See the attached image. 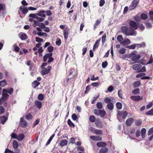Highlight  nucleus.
<instances>
[{
	"label": "nucleus",
	"mask_w": 153,
	"mask_h": 153,
	"mask_svg": "<svg viewBox=\"0 0 153 153\" xmlns=\"http://www.w3.org/2000/svg\"><path fill=\"white\" fill-rule=\"evenodd\" d=\"M121 30L122 32L127 36H135L137 32L131 27H128L126 26H123Z\"/></svg>",
	"instance_id": "1"
},
{
	"label": "nucleus",
	"mask_w": 153,
	"mask_h": 153,
	"mask_svg": "<svg viewBox=\"0 0 153 153\" xmlns=\"http://www.w3.org/2000/svg\"><path fill=\"white\" fill-rule=\"evenodd\" d=\"M128 58L131 59L135 62H137L140 59V56L139 54H137L134 53L132 52L128 55Z\"/></svg>",
	"instance_id": "2"
},
{
	"label": "nucleus",
	"mask_w": 153,
	"mask_h": 153,
	"mask_svg": "<svg viewBox=\"0 0 153 153\" xmlns=\"http://www.w3.org/2000/svg\"><path fill=\"white\" fill-rule=\"evenodd\" d=\"M21 3L23 6H21L19 7V10H36V9L34 7H29L28 8L26 7L28 4L25 0H23L22 1Z\"/></svg>",
	"instance_id": "3"
},
{
	"label": "nucleus",
	"mask_w": 153,
	"mask_h": 153,
	"mask_svg": "<svg viewBox=\"0 0 153 153\" xmlns=\"http://www.w3.org/2000/svg\"><path fill=\"white\" fill-rule=\"evenodd\" d=\"M45 12L44 10L41 11L37 13L30 14L29 15V17H32L33 18H34L36 19L37 16L42 17H45Z\"/></svg>",
	"instance_id": "4"
},
{
	"label": "nucleus",
	"mask_w": 153,
	"mask_h": 153,
	"mask_svg": "<svg viewBox=\"0 0 153 153\" xmlns=\"http://www.w3.org/2000/svg\"><path fill=\"white\" fill-rule=\"evenodd\" d=\"M94 113L97 116L100 115L101 117H103L106 114V112L104 110H100L95 109L94 111Z\"/></svg>",
	"instance_id": "5"
},
{
	"label": "nucleus",
	"mask_w": 153,
	"mask_h": 153,
	"mask_svg": "<svg viewBox=\"0 0 153 153\" xmlns=\"http://www.w3.org/2000/svg\"><path fill=\"white\" fill-rule=\"evenodd\" d=\"M13 148L15 149L14 153H19V150L17 149L18 147V144L16 141L14 140L13 143Z\"/></svg>",
	"instance_id": "6"
},
{
	"label": "nucleus",
	"mask_w": 153,
	"mask_h": 153,
	"mask_svg": "<svg viewBox=\"0 0 153 153\" xmlns=\"http://www.w3.org/2000/svg\"><path fill=\"white\" fill-rule=\"evenodd\" d=\"M139 1V0H134L129 7L130 10H134L135 9Z\"/></svg>",
	"instance_id": "7"
},
{
	"label": "nucleus",
	"mask_w": 153,
	"mask_h": 153,
	"mask_svg": "<svg viewBox=\"0 0 153 153\" xmlns=\"http://www.w3.org/2000/svg\"><path fill=\"white\" fill-rule=\"evenodd\" d=\"M143 46V44H133L131 45L128 46L126 47L130 49H134L136 47H141Z\"/></svg>",
	"instance_id": "8"
},
{
	"label": "nucleus",
	"mask_w": 153,
	"mask_h": 153,
	"mask_svg": "<svg viewBox=\"0 0 153 153\" xmlns=\"http://www.w3.org/2000/svg\"><path fill=\"white\" fill-rule=\"evenodd\" d=\"M129 26L134 29V30H136L138 28L137 25L136 23L133 21H131L129 22Z\"/></svg>",
	"instance_id": "9"
},
{
	"label": "nucleus",
	"mask_w": 153,
	"mask_h": 153,
	"mask_svg": "<svg viewBox=\"0 0 153 153\" xmlns=\"http://www.w3.org/2000/svg\"><path fill=\"white\" fill-rule=\"evenodd\" d=\"M51 66H48L47 68H43L42 71V75H45L48 74L51 69Z\"/></svg>",
	"instance_id": "10"
},
{
	"label": "nucleus",
	"mask_w": 153,
	"mask_h": 153,
	"mask_svg": "<svg viewBox=\"0 0 153 153\" xmlns=\"http://www.w3.org/2000/svg\"><path fill=\"white\" fill-rule=\"evenodd\" d=\"M27 122L24 120L23 117H21L20 119V126L23 128H25L26 127L27 125Z\"/></svg>",
	"instance_id": "11"
},
{
	"label": "nucleus",
	"mask_w": 153,
	"mask_h": 153,
	"mask_svg": "<svg viewBox=\"0 0 153 153\" xmlns=\"http://www.w3.org/2000/svg\"><path fill=\"white\" fill-rule=\"evenodd\" d=\"M90 138L93 140L94 141H101L102 140V137L99 136H90Z\"/></svg>",
	"instance_id": "12"
},
{
	"label": "nucleus",
	"mask_w": 153,
	"mask_h": 153,
	"mask_svg": "<svg viewBox=\"0 0 153 153\" xmlns=\"http://www.w3.org/2000/svg\"><path fill=\"white\" fill-rule=\"evenodd\" d=\"M131 98L132 100L136 101H139L142 99L143 98L142 97H140L139 95L137 96H132L131 97Z\"/></svg>",
	"instance_id": "13"
},
{
	"label": "nucleus",
	"mask_w": 153,
	"mask_h": 153,
	"mask_svg": "<svg viewBox=\"0 0 153 153\" xmlns=\"http://www.w3.org/2000/svg\"><path fill=\"white\" fill-rule=\"evenodd\" d=\"M69 30L68 28H65L63 30V35L65 39H67L69 35Z\"/></svg>",
	"instance_id": "14"
},
{
	"label": "nucleus",
	"mask_w": 153,
	"mask_h": 153,
	"mask_svg": "<svg viewBox=\"0 0 153 153\" xmlns=\"http://www.w3.org/2000/svg\"><path fill=\"white\" fill-rule=\"evenodd\" d=\"M130 41L128 39L126 38L123 40L121 42V44L124 45H127L130 43Z\"/></svg>",
	"instance_id": "15"
},
{
	"label": "nucleus",
	"mask_w": 153,
	"mask_h": 153,
	"mask_svg": "<svg viewBox=\"0 0 153 153\" xmlns=\"http://www.w3.org/2000/svg\"><path fill=\"white\" fill-rule=\"evenodd\" d=\"M13 88H8L7 89H4L3 90V91L5 92L6 93L7 92L10 94H11L13 93Z\"/></svg>",
	"instance_id": "16"
},
{
	"label": "nucleus",
	"mask_w": 153,
	"mask_h": 153,
	"mask_svg": "<svg viewBox=\"0 0 153 153\" xmlns=\"http://www.w3.org/2000/svg\"><path fill=\"white\" fill-rule=\"evenodd\" d=\"M68 141L66 140H62L60 142L59 144L62 147L66 146L68 143Z\"/></svg>",
	"instance_id": "17"
},
{
	"label": "nucleus",
	"mask_w": 153,
	"mask_h": 153,
	"mask_svg": "<svg viewBox=\"0 0 153 153\" xmlns=\"http://www.w3.org/2000/svg\"><path fill=\"white\" fill-rule=\"evenodd\" d=\"M100 40H101V39H99L96 41L94 45L93 48V51H95V49L98 47L99 45V43L100 41Z\"/></svg>",
	"instance_id": "18"
},
{
	"label": "nucleus",
	"mask_w": 153,
	"mask_h": 153,
	"mask_svg": "<svg viewBox=\"0 0 153 153\" xmlns=\"http://www.w3.org/2000/svg\"><path fill=\"white\" fill-rule=\"evenodd\" d=\"M141 67V65L140 64H135L133 65L132 68L135 70H137L140 69Z\"/></svg>",
	"instance_id": "19"
},
{
	"label": "nucleus",
	"mask_w": 153,
	"mask_h": 153,
	"mask_svg": "<svg viewBox=\"0 0 153 153\" xmlns=\"http://www.w3.org/2000/svg\"><path fill=\"white\" fill-rule=\"evenodd\" d=\"M35 105L39 109H40L42 106V103L41 102L38 101V100H36L35 102Z\"/></svg>",
	"instance_id": "20"
},
{
	"label": "nucleus",
	"mask_w": 153,
	"mask_h": 153,
	"mask_svg": "<svg viewBox=\"0 0 153 153\" xmlns=\"http://www.w3.org/2000/svg\"><path fill=\"white\" fill-rule=\"evenodd\" d=\"M95 124L97 128H102V123L99 120H96L95 122Z\"/></svg>",
	"instance_id": "21"
},
{
	"label": "nucleus",
	"mask_w": 153,
	"mask_h": 153,
	"mask_svg": "<svg viewBox=\"0 0 153 153\" xmlns=\"http://www.w3.org/2000/svg\"><path fill=\"white\" fill-rule=\"evenodd\" d=\"M52 53H47L43 57V60L44 62L46 61L50 56H52Z\"/></svg>",
	"instance_id": "22"
},
{
	"label": "nucleus",
	"mask_w": 153,
	"mask_h": 153,
	"mask_svg": "<svg viewBox=\"0 0 153 153\" xmlns=\"http://www.w3.org/2000/svg\"><path fill=\"white\" fill-rule=\"evenodd\" d=\"M77 74V73L76 71L74 70V69H72L70 71L69 75H71L73 76H74L76 75Z\"/></svg>",
	"instance_id": "23"
},
{
	"label": "nucleus",
	"mask_w": 153,
	"mask_h": 153,
	"mask_svg": "<svg viewBox=\"0 0 153 153\" xmlns=\"http://www.w3.org/2000/svg\"><path fill=\"white\" fill-rule=\"evenodd\" d=\"M108 149L106 147L102 148L100 150V153H107L108 152Z\"/></svg>",
	"instance_id": "24"
},
{
	"label": "nucleus",
	"mask_w": 153,
	"mask_h": 153,
	"mask_svg": "<svg viewBox=\"0 0 153 153\" xmlns=\"http://www.w3.org/2000/svg\"><path fill=\"white\" fill-rule=\"evenodd\" d=\"M20 36L21 39L22 40H25L27 38V36L24 33H20L19 34Z\"/></svg>",
	"instance_id": "25"
},
{
	"label": "nucleus",
	"mask_w": 153,
	"mask_h": 153,
	"mask_svg": "<svg viewBox=\"0 0 153 153\" xmlns=\"http://www.w3.org/2000/svg\"><path fill=\"white\" fill-rule=\"evenodd\" d=\"M118 52L120 55L124 54L126 52V49L124 48H121L119 50Z\"/></svg>",
	"instance_id": "26"
},
{
	"label": "nucleus",
	"mask_w": 153,
	"mask_h": 153,
	"mask_svg": "<svg viewBox=\"0 0 153 153\" xmlns=\"http://www.w3.org/2000/svg\"><path fill=\"white\" fill-rule=\"evenodd\" d=\"M134 120L132 118H130L128 119L126 121V124L128 126H130L133 122Z\"/></svg>",
	"instance_id": "27"
},
{
	"label": "nucleus",
	"mask_w": 153,
	"mask_h": 153,
	"mask_svg": "<svg viewBox=\"0 0 153 153\" xmlns=\"http://www.w3.org/2000/svg\"><path fill=\"white\" fill-rule=\"evenodd\" d=\"M25 137V135L23 134H20L17 135V139L19 141L22 140Z\"/></svg>",
	"instance_id": "28"
},
{
	"label": "nucleus",
	"mask_w": 153,
	"mask_h": 153,
	"mask_svg": "<svg viewBox=\"0 0 153 153\" xmlns=\"http://www.w3.org/2000/svg\"><path fill=\"white\" fill-rule=\"evenodd\" d=\"M107 107L109 110H112L113 109L114 105L112 102H109L107 105Z\"/></svg>",
	"instance_id": "29"
},
{
	"label": "nucleus",
	"mask_w": 153,
	"mask_h": 153,
	"mask_svg": "<svg viewBox=\"0 0 153 153\" xmlns=\"http://www.w3.org/2000/svg\"><path fill=\"white\" fill-rule=\"evenodd\" d=\"M40 84V82H37L36 81H34L32 83V86L34 88H36V87L39 85Z\"/></svg>",
	"instance_id": "30"
},
{
	"label": "nucleus",
	"mask_w": 153,
	"mask_h": 153,
	"mask_svg": "<svg viewBox=\"0 0 153 153\" xmlns=\"http://www.w3.org/2000/svg\"><path fill=\"white\" fill-rule=\"evenodd\" d=\"M141 136L143 138H144L146 133V129L145 128H143L141 131Z\"/></svg>",
	"instance_id": "31"
},
{
	"label": "nucleus",
	"mask_w": 153,
	"mask_h": 153,
	"mask_svg": "<svg viewBox=\"0 0 153 153\" xmlns=\"http://www.w3.org/2000/svg\"><path fill=\"white\" fill-rule=\"evenodd\" d=\"M140 93V89L139 88L135 89L132 91V93L134 95L139 94Z\"/></svg>",
	"instance_id": "32"
},
{
	"label": "nucleus",
	"mask_w": 153,
	"mask_h": 153,
	"mask_svg": "<svg viewBox=\"0 0 153 153\" xmlns=\"http://www.w3.org/2000/svg\"><path fill=\"white\" fill-rule=\"evenodd\" d=\"M7 118L4 116H2L1 117V123L3 124L7 121Z\"/></svg>",
	"instance_id": "33"
},
{
	"label": "nucleus",
	"mask_w": 153,
	"mask_h": 153,
	"mask_svg": "<svg viewBox=\"0 0 153 153\" xmlns=\"http://www.w3.org/2000/svg\"><path fill=\"white\" fill-rule=\"evenodd\" d=\"M106 145L105 143L104 142H100L97 143V146L98 147H101Z\"/></svg>",
	"instance_id": "34"
},
{
	"label": "nucleus",
	"mask_w": 153,
	"mask_h": 153,
	"mask_svg": "<svg viewBox=\"0 0 153 153\" xmlns=\"http://www.w3.org/2000/svg\"><path fill=\"white\" fill-rule=\"evenodd\" d=\"M117 41L119 42L121 44V42H122L123 40L122 36L120 35H118L117 37Z\"/></svg>",
	"instance_id": "35"
},
{
	"label": "nucleus",
	"mask_w": 153,
	"mask_h": 153,
	"mask_svg": "<svg viewBox=\"0 0 153 153\" xmlns=\"http://www.w3.org/2000/svg\"><path fill=\"white\" fill-rule=\"evenodd\" d=\"M38 35L40 37H42V36H47V34L45 32H38Z\"/></svg>",
	"instance_id": "36"
},
{
	"label": "nucleus",
	"mask_w": 153,
	"mask_h": 153,
	"mask_svg": "<svg viewBox=\"0 0 153 153\" xmlns=\"http://www.w3.org/2000/svg\"><path fill=\"white\" fill-rule=\"evenodd\" d=\"M97 107L98 109H102L103 107L102 103L101 102H98L97 104Z\"/></svg>",
	"instance_id": "37"
},
{
	"label": "nucleus",
	"mask_w": 153,
	"mask_h": 153,
	"mask_svg": "<svg viewBox=\"0 0 153 153\" xmlns=\"http://www.w3.org/2000/svg\"><path fill=\"white\" fill-rule=\"evenodd\" d=\"M140 81H137L135 82L133 84V86L134 87H137L139 86L140 84Z\"/></svg>",
	"instance_id": "38"
},
{
	"label": "nucleus",
	"mask_w": 153,
	"mask_h": 153,
	"mask_svg": "<svg viewBox=\"0 0 153 153\" xmlns=\"http://www.w3.org/2000/svg\"><path fill=\"white\" fill-rule=\"evenodd\" d=\"M141 18L143 20H145L147 18V15L145 13H142L140 15Z\"/></svg>",
	"instance_id": "39"
},
{
	"label": "nucleus",
	"mask_w": 153,
	"mask_h": 153,
	"mask_svg": "<svg viewBox=\"0 0 153 153\" xmlns=\"http://www.w3.org/2000/svg\"><path fill=\"white\" fill-rule=\"evenodd\" d=\"M68 123L70 127H74L75 126L74 124L70 120L68 119Z\"/></svg>",
	"instance_id": "40"
},
{
	"label": "nucleus",
	"mask_w": 153,
	"mask_h": 153,
	"mask_svg": "<svg viewBox=\"0 0 153 153\" xmlns=\"http://www.w3.org/2000/svg\"><path fill=\"white\" fill-rule=\"evenodd\" d=\"M89 120L91 122L93 123L95 120V117L93 115L89 117Z\"/></svg>",
	"instance_id": "41"
},
{
	"label": "nucleus",
	"mask_w": 153,
	"mask_h": 153,
	"mask_svg": "<svg viewBox=\"0 0 153 153\" xmlns=\"http://www.w3.org/2000/svg\"><path fill=\"white\" fill-rule=\"evenodd\" d=\"M7 84L6 81L4 80L0 82V85L2 87H4Z\"/></svg>",
	"instance_id": "42"
},
{
	"label": "nucleus",
	"mask_w": 153,
	"mask_h": 153,
	"mask_svg": "<svg viewBox=\"0 0 153 153\" xmlns=\"http://www.w3.org/2000/svg\"><path fill=\"white\" fill-rule=\"evenodd\" d=\"M99 97V95H98L97 96L94 97L93 98V99L91 101V103L92 104H93L94 103V102L97 100V99H98Z\"/></svg>",
	"instance_id": "43"
},
{
	"label": "nucleus",
	"mask_w": 153,
	"mask_h": 153,
	"mask_svg": "<svg viewBox=\"0 0 153 153\" xmlns=\"http://www.w3.org/2000/svg\"><path fill=\"white\" fill-rule=\"evenodd\" d=\"M146 114L147 115H153V109H152L150 110L147 111Z\"/></svg>",
	"instance_id": "44"
},
{
	"label": "nucleus",
	"mask_w": 153,
	"mask_h": 153,
	"mask_svg": "<svg viewBox=\"0 0 153 153\" xmlns=\"http://www.w3.org/2000/svg\"><path fill=\"white\" fill-rule=\"evenodd\" d=\"M128 56L127 54H125L123 55H119V57L121 58L125 59L127 58H128Z\"/></svg>",
	"instance_id": "45"
},
{
	"label": "nucleus",
	"mask_w": 153,
	"mask_h": 153,
	"mask_svg": "<svg viewBox=\"0 0 153 153\" xmlns=\"http://www.w3.org/2000/svg\"><path fill=\"white\" fill-rule=\"evenodd\" d=\"M116 106L118 109H120L122 108V104L121 103L118 102L116 103Z\"/></svg>",
	"instance_id": "46"
},
{
	"label": "nucleus",
	"mask_w": 153,
	"mask_h": 153,
	"mask_svg": "<svg viewBox=\"0 0 153 153\" xmlns=\"http://www.w3.org/2000/svg\"><path fill=\"white\" fill-rule=\"evenodd\" d=\"M38 98L39 100H42L44 99V97L43 94H40L38 96Z\"/></svg>",
	"instance_id": "47"
},
{
	"label": "nucleus",
	"mask_w": 153,
	"mask_h": 153,
	"mask_svg": "<svg viewBox=\"0 0 153 153\" xmlns=\"http://www.w3.org/2000/svg\"><path fill=\"white\" fill-rule=\"evenodd\" d=\"M36 41L37 42H41L43 41V39L39 37H36L35 38Z\"/></svg>",
	"instance_id": "48"
},
{
	"label": "nucleus",
	"mask_w": 153,
	"mask_h": 153,
	"mask_svg": "<svg viewBox=\"0 0 153 153\" xmlns=\"http://www.w3.org/2000/svg\"><path fill=\"white\" fill-rule=\"evenodd\" d=\"M94 133L96 134H102V131L101 130L96 129Z\"/></svg>",
	"instance_id": "49"
},
{
	"label": "nucleus",
	"mask_w": 153,
	"mask_h": 153,
	"mask_svg": "<svg viewBox=\"0 0 153 153\" xmlns=\"http://www.w3.org/2000/svg\"><path fill=\"white\" fill-rule=\"evenodd\" d=\"M71 117L74 120H76L78 118L77 116L75 114H74L72 115Z\"/></svg>",
	"instance_id": "50"
},
{
	"label": "nucleus",
	"mask_w": 153,
	"mask_h": 153,
	"mask_svg": "<svg viewBox=\"0 0 153 153\" xmlns=\"http://www.w3.org/2000/svg\"><path fill=\"white\" fill-rule=\"evenodd\" d=\"M104 101L105 103H107V104L109 103V102H111V100L108 97L106 98L105 99Z\"/></svg>",
	"instance_id": "51"
},
{
	"label": "nucleus",
	"mask_w": 153,
	"mask_h": 153,
	"mask_svg": "<svg viewBox=\"0 0 153 153\" xmlns=\"http://www.w3.org/2000/svg\"><path fill=\"white\" fill-rule=\"evenodd\" d=\"M152 134H153V127H152L149 129L148 133V135H150Z\"/></svg>",
	"instance_id": "52"
},
{
	"label": "nucleus",
	"mask_w": 153,
	"mask_h": 153,
	"mask_svg": "<svg viewBox=\"0 0 153 153\" xmlns=\"http://www.w3.org/2000/svg\"><path fill=\"white\" fill-rule=\"evenodd\" d=\"M100 20H98L97 21L96 23L94 25V29H95L96 28V26L100 24Z\"/></svg>",
	"instance_id": "53"
},
{
	"label": "nucleus",
	"mask_w": 153,
	"mask_h": 153,
	"mask_svg": "<svg viewBox=\"0 0 153 153\" xmlns=\"http://www.w3.org/2000/svg\"><path fill=\"white\" fill-rule=\"evenodd\" d=\"M127 115V112L126 111H124L123 112V113L122 114V118L123 119H125L126 118V117Z\"/></svg>",
	"instance_id": "54"
},
{
	"label": "nucleus",
	"mask_w": 153,
	"mask_h": 153,
	"mask_svg": "<svg viewBox=\"0 0 153 153\" xmlns=\"http://www.w3.org/2000/svg\"><path fill=\"white\" fill-rule=\"evenodd\" d=\"M32 118V115L30 114H28L26 116V118L27 119L29 120L31 119Z\"/></svg>",
	"instance_id": "55"
},
{
	"label": "nucleus",
	"mask_w": 153,
	"mask_h": 153,
	"mask_svg": "<svg viewBox=\"0 0 153 153\" xmlns=\"http://www.w3.org/2000/svg\"><path fill=\"white\" fill-rule=\"evenodd\" d=\"M146 74L145 73H142L139 74L136 76L137 78H140L142 77L143 76L145 75Z\"/></svg>",
	"instance_id": "56"
},
{
	"label": "nucleus",
	"mask_w": 153,
	"mask_h": 153,
	"mask_svg": "<svg viewBox=\"0 0 153 153\" xmlns=\"http://www.w3.org/2000/svg\"><path fill=\"white\" fill-rule=\"evenodd\" d=\"M53 49V48L51 46H49L47 48L48 51L49 52H52Z\"/></svg>",
	"instance_id": "57"
},
{
	"label": "nucleus",
	"mask_w": 153,
	"mask_h": 153,
	"mask_svg": "<svg viewBox=\"0 0 153 153\" xmlns=\"http://www.w3.org/2000/svg\"><path fill=\"white\" fill-rule=\"evenodd\" d=\"M108 65V63L107 61H105L102 64V66L103 68H105Z\"/></svg>",
	"instance_id": "58"
},
{
	"label": "nucleus",
	"mask_w": 153,
	"mask_h": 153,
	"mask_svg": "<svg viewBox=\"0 0 153 153\" xmlns=\"http://www.w3.org/2000/svg\"><path fill=\"white\" fill-rule=\"evenodd\" d=\"M39 26L42 29H44L45 28V24L42 23H39Z\"/></svg>",
	"instance_id": "59"
},
{
	"label": "nucleus",
	"mask_w": 153,
	"mask_h": 153,
	"mask_svg": "<svg viewBox=\"0 0 153 153\" xmlns=\"http://www.w3.org/2000/svg\"><path fill=\"white\" fill-rule=\"evenodd\" d=\"M122 114L123 113L121 111H118L117 116L118 119H119V118L122 115Z\"/></svg>",
	"instance_id": "60"
},
{
	"label": "nucleus",
	"mask_w": 153,
	"mask_h": 153,
	"mask_svg": "<svg viewBox=\"0 0 153 153\" xmlns=\"http://www.w3.org/2000/svg\"><path fill=\"white\" fill-rule=\"evenodd\" d=\"M133 19L135 21L137 22H139L140 21V18L138 16H134L133 18Z\"/></svg>",
	"instance_id": "61"
},
{
	"label": "nucleus",
	"mask_w": 153,
	"mask_h": 153,
	"mask_svg": "<svg viewBox=\"0 0 153 153\" xmlns=\"http://www.w3.org/2000/svg\"><path fill=\"white\" fill-rule=\"evenodd\" d=\"M105 1L104 0H100V6H102L105 4Z\"/></svg>",
	"instance_id": "62"
},
{
	"label": "nucleus",
	"mask_w": 153,
	"mask_h": 153,
	"mask_svg": "<svg viewBox=\"0 0 153 153\" xmlns=\"http://www.w3.org/2000/svg\"><path fill=\"white\" fill-rule=\"evenodd\" d=\"M108 91L110 92H111L113 90V88L112 86H109L108 88Z\"/></svg>",
	"instance_id": "63"
},
{
	"label": "nucleus",
	"mask_w": 153,
	"mask_h": 153,
	"mask_svg": "<svg viewBox=\"0 0 153 153\" xmlns=\"http://www.w3.org/2000/svg\"><path fill=\"white\" fill-rule=\"evenodd\" d=\"M4 108L2 106L0 107V114H2L4 112Z\"/></svg>",
	"instance_id": "64"
}]
</instances>
